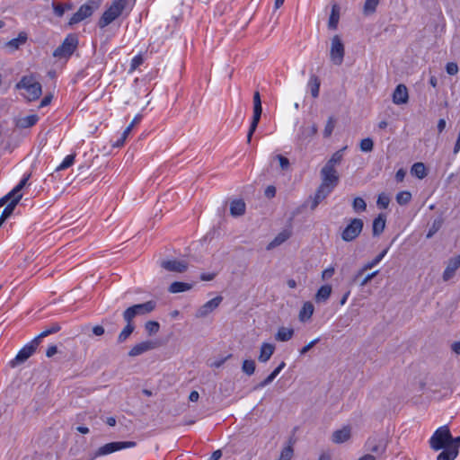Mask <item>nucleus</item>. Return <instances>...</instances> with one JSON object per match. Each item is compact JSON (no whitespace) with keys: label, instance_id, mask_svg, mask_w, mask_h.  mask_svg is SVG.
<instances>
[{"label":"nucleus","instance_id":"f257e3e1","mask_svg":"<svg viewBox=\"0 0 460 460\" xmlns=\"http://www.w3.org/2000/svg\"><path fill=\"white\" fill-rule=\"evenodd\" d=\"M343 147L332 154L331 158L326 162L323 167L321 169L320 176L321 182L326 183L336 187L340 181L339 173L336 170V166L340 165L344 156Z\"/></svg>","mask_w":460,"mask_h":460},{"label":"nucleus","instance_id":"f03ea898","mask_svg":"<svg viewBox=\"0 0 460 460\" xmlns=\"http://www.w3.org/2000/svg\"><path fill=\"white\" fill-rule=\"evenodd\" d=\"M128 0H112L98 21V26L103 29L123 14Z\"/></svg>","mask_w":460,"mask_h":460},{"label":"nucleus","instance_id":"7ed1b4c3","mask_svg":"<svg viewBox=\"0 0 460 460\" xmlns=\"http://www.w3.org/2000/svg\"><path fill=\"white\" fill-rule=\"evenodd\" d=\"M15 87L18 90H25L24 97L30 102L39 99L42 93L41 84L36 81L33 75L22 76Z\"/></svg>","mask_w":460,"mask_h":460},{"label":"nucleus","instance_id":"20e7f679","mask_svg":"<svg viewBox=\"0 0 460 460\" xmlns=\"http://www.w3.org/2000/svg\"><path fill=\"white\" fill-rule=\"evenodd\" d=\"M318 128L314 122H305L297 129L295 141L300 148L307 146L317 134Z\"/></svg>","mask_w":460,"mask_h":460},{"label":"nucleus","instance_id":"39448f33","mask_svg":"<svg viewBox=\"0 0 460 460\" xmlns=\"http://www.w3.org/2000/svg\"><path fill=\"white\" fill-rule=\"evenodd\" d=\"M451 439L452 435L449 429L447 426H442L433 433L429 438V445L433 450L438 451L450 447Z\"/></svg>","mask_w":460,"mask_h":460},{"label":"nucleus","instance_id":"423d86ee","mask_svg":"<svg viewBox=\"0 0 460 460\" xmlns=\"http://www.w3.org/2000/svg\"><path fill=\"white\" fill-rule=\"evenodd\" d=\"M77 35L73 33L68 34L63 40L62 44L54 50L53 56L59 59L69 58L77 49Z\"/></svg>","mask_w":460,"mask_h":460},{"label":"nucleus","instance_id":"0eeeda50","mask_svg":"<svg viewBox=\"0 0 460 460\" xmlns=\"http://www.w3.org/2000/svg\"><path fill=\"white\" fill-rule=\"evenodd\" d=\"M102 2V0H89L87 3L81 5L77 12L70 18L69 25L79 23L90 17L93 12L101 6Z\"/></svg>","mask_w":460,"mask_h":460},{"label":"nucleus","instance_id":"6e6552de","mask_svg":"<svg viewBox=\"0 0 460 460\" xmlns=\"http://www.w3.org/2000/svg\"><path fill=\"white\" fill-rule=\"evenodd\" d=\"M155 306L156 303L153 300L143 304L134 305L123 312V319L125 322H133V319L136 316L147 314L154 311Z\"/></svg>","mask_w":460,"mask_h":460},{"label":"nucleus","instance_id":"1a4fd4ad","mask_svg":"<svg viewBox=\"0 0 460 460\" xmlns=\"http://www.w3.org/2000/svg\"><path fill=\"white\" fill-rule=\"evenodd\" d=\"M364 222L360 218H352L341 234L344 242L349 243L356 240L361 234Z\"/></svg>","mask_w":460,"mask_h":460},{"label":"nucleus","instance_id":"9d476101","mask_svg":"<svg viewBox=\"0 0 460 460\" xmlns=\"http://www.w3.org/2000/svg\"><path fill=\"white\" fill-rule=\"evenodd\" d=\"M136 442L134 441H116L107 443L102 447H100L94 453L93 458L106 456L116 451H119L126 448H130L136 447Z\"/></svg>","mask_w":460,"mask_h":460},{"label":"nucleus","instance_id":"9b49d317","mask_svg":"<svg viewBox=\"0 0 460 460\" xmlns=\"http://www.w3.org/2000/svg\"><path fill=\"white\" fill-rule=\"evenodd\" d=\"M262 112V107H261V95L259 92H255L253 94V116L252 120L250 125V128L247 134V141L250 142L252 137V134L256 130L259 121L261 119Z\"/></svg>","mask_w":460,"mask_h":460},{"label":"nucleus","instance_id":"f8f14e48","mask_svg":"<svg viewBox=\"0 0 460 460\" xmlns=\"http://www.w3.org/2000/svg\"><path fill=\"white\" fill-rule=\"evenodd\" d=\"M38 346L39 343L37 342V340L33 339L31 342L26 344L22 349H20L16 357L9 362V365L12 367H15L22 364L35 352Z\"/></svg>","mask_w":460,"mask_h":460},{"label":"nucleus","instance_id":"ddd939ff","mask_svg":"<svg viewBox=\"0 0 460 460\" xmlns=\"http://www.w3.org/2000/svg\"><path fill=\"white\" fill-rule=\"evenodd\" d=\"M344 45L338 35L332 40L330 57L335 65H341L344 58Z\"/></svg>","mask_w":460,"mask_h":460},{"label":"nucleus","instance_id":"4468645a","mask_svg":"<svg viewBox=\"0 0 460 460\" xmlns=\"http://www.w3.org/2000/svg\"><path fill=\"white\" fill-rule=\"evenodd\" d=\"M30 177L31 174L23 175L19 183L11 191L0 199V208L10 202L13 199H15L17 195H22L21 191L27 185Z\"/></svg>","mask_w":460,"mask_h":460},{"label":"nucleus","instance_id":"2eb2a0df","mask_svg":"<svg viewBox=\"0 0 460 460\" xmlns=\"http://www.w3.org/2000/svg\"><path fill=\"white\" fill-rule=\"evenodd\" d=\"M223 300V297L221 296H217L214 297L213 299L208 301L203 305H201L196 312L195 316L197 318H204L207 315H208L210 313H212L216 308L219 306Z\"/></svg>","mask_w":460,"mask_h":460},{"label":"nucleus","instance_id":"dca6fc26","mask_svg":"<svg viewBox=\"0 0 460 460\" xmlns=\"http://www.w3.org/2000/svg\"><path fill=\"white\" fill-rule=\"evenodd\" d=\"M460 268V253L447 261V265L442 274L444 281H449L455 276L456 270Z\"/></svg>","mask_w":460,"mask_h":460},{"label":"nucleus","instance_id":"f3484780","mask_svg":"<svg viewBox=\"0 0 460 460\" xmlns=\"http://www.w3.org/2000/svg\"><path fill=\"white\" fill-rule=\"evenodd\" d=\"M408 89L404 84H398L393 93V102L394 104H405L408 102Z\"/></svg>","mask_w":460,"mask_h":460},{"label":"nucleus","instance_id":"a211bd4d","mask_svg":"<svg viewBox=\"0 0 460 460\" xmlns=\"http://www.w3.org/2000/svg\"><path fill=\"white\" fill-rule=\"evenodd\" d=\"M156 347V343L151 341H142L131 348L128 356L137 357Z\"/></svg>","mask_w":460,"mask_h":460},{"label":"nucleus","instance_id":"6ab92c4d","mask_svg":"<svg viewBox=\"0 0 460 460\" xmlns=\"http://www.w3.org/2000/svg\"><path fill=\"white\" fill-rule=\"evenodd\" d=\"M162 267L168 271H173V272H184L188 266L187 263L183 261H177V260H171V261H164L162 262Z\"/></svg>","mask_w":460,"mask_h":460},{"label":"nucleus","instance_id":"aec40b11","mask_svg":"<svg viewBox=\"0 0 460 460\" xmlns=\"http://www.w3.org/2000/svg\"><path fill=\"white\" fill-rule=\"evenodd\" d=\"M275 351V346L271 343L263 342L260 349L258 359L261 363H266L270 360Z\"/></svg>","mask_w":460,"mask_h":460},{"label":"nucleus","instance_id":"412c9836","mask_svg":"<svg viewBox=\"0 0 460 460\" xmlns=\"http://www.w3.org/2000/svg\"><path fill=\"white\" fill-rule=\"evenodd\" d=\"M351 435V429L349 426H345L341 429H338L332 434V442L336 444H341L348 441Z\"/></svg>","mask_w":460,"mask_h":460},{"label":"nucleus","instance_id":"4be33fe9","mask_svg":"<svg viewBox=\"0 0 460 460\" xmlns=\"http://www.w3.org/2000/svg\"><path fill=\"white\" fill-rule=\"evenodd\" d=\"M39 121L37 114L28 115L15 120V127L19 128H29L33 127Z\"/></svg>","mask_w":460,"mask_h":460},{"label":"nucleus","instance_id":"5701e85b","mask_svg":"<svg viewBox=\"0 0 460 460\" xmlns=\"http://www.w3.org/2000/svg\"><path fill=\"white\" fill-rule=\"evenodd\" d=\"M291 236V233L288 230H283L282 232L279 233L276 237L269 243L266 249L268 251H270L279 245H281L283 243H285L289 237Z\"/></svg>","mask_w":460,"mask_h":460},{"label":"nucleus","instance_id":"b1692460","mask_svg":"<svg viewBox=\"0 0 460 460\" xmlns=\"http://www.w3.org/2000/svg\"><path fill=\"white\" fill-rule=\"evenodd\" d=\"M386 218L384 214L378 215L373 221L372 232L374 236H379L385 230Z\"/></svg>","mask_w":460,"mask_h":460},{"label":"nucleus","instance_id":"393cba45","mask_svg":"<svg viewBox=\"0 0 460 460\" xmlns=\"http://www.w3.org/2000/svg\"><path fill=\"white\" fill-rule=\"evenodd\" d=\"M332 288L331 285L322 286L316 292L314 299L316 303H325L331 296Z\"/></svg>","mask_w":460,"mask_h":460},{"label":"nucleus","instance_id":"a878e982","mask_svg":"<svg viewBox=\"0 0 460 460\" xmlns=\"http://www.w3.org/2000/svg\"><path fill=\"white\" fill-rule=\"evenodd\" d=\"M367 450L381 455L385 451V446L382 440H377L376 438H370L367 442Z\"/></svg>","mask_w":460,"mask_h":460},{"label":"nucleus","instance_id":"bb28decb","mask_svg":"<svg viewBox=\"0 0 460 460\" xmlns=\"http://www.w3.org/2000/svg\"><path fill=\"white\" fill-rule=\"evenodd\" d=\"M314 305L309 301L305 302L300 312H299V315H298L299 320L301 322H306V321L310 320L314 314Z\"/></svg>","mask_w":460,"mask_h":460},{"label":"nucleus","instance_id":"cd10ccee","mask_svg":"<svg viewBox=\"0 0 460 460\" xmlns=\"http://www.w3.org/2000/svg\"><path fill=\"white\" fill-rule=\"evenodd\" d=\"M22 198V195H17L15 199H13L4 208L0 218L5 221L9 217H11V215L13 213L15 207L18 205Z\"/></svg>","mask_w":460,"mask_h":460},{"label":"nucleus","instance_id":"c85d7f7f","mask_svg":"<svg viewBox=\"0 0 460 460\" xmlns=\"http://www.w3.org/2000/svg\"><path fill=\"white\" fill-rule=\"evenodd\" d=\"M245 203L242 199L233 200L230 204V213L233 217H240L245 213Z\"/></svg>","mask_w":460,"mask_h":460},{"label":"nucleus","instance_id":"c756f323","mask_svg":"<svg viewBox=\"0 0 460 460\" xmlns=\"http://www.w3.org/2000/svg\"><path fill=\"white\" fill-rule=\"evenodd\" d=\"M286 363L282 361L272 372L263 381H261L256 388H263L270 385L280 373V371L285 367Z\"/></svg>","mask_w":460,"mask_h":460},{"label":"nucleus","instance_id":"7c9ffc66","mask_svg":"<svg viewBox=\"0 0 460 460\" xmlns=\"http://www.w3.org/2000/svg\"><path fill=\"white\" fill-rule=\"evenodd\" d=\"M458 456V451L456 447H448L442 448V452L437 456V460H455Z\"/></svg>","mask_w":460,"mask_h":460},{"label":"nucleus","instance_id":"2f4dec72","mask_svg":"<svg viewBox=\"0 0 460 460\" xmlns=\"http://www.w3.org/2000/svg\"><path fill=\"white\" fill-rule=\"evenodd\" d=\"M294 330L292 328L280 327L279 328L275 339L279 341H288L292 339Z\"/></svg>","mask_w":460,"mask_h":460},{"label":"nucleus","instance_id":"473e14b6","mask_svg":"<svg viewBox=\"0 0 460 460\" xmlns=\"http://www.w3.org/2000/svg\"><path fill=\"white\" fill-rule=\"evenodd\" d=\"M191 288H192L191 284H189L186 282L175 281L170 285L168 291L170 293L175 294V293L188 291V290L191 289Z\"/></svg>","mask_w":460,"mask_h":460},{"label":"nucleus","instance_id":"72a5a7b5","mask_svg":"<svg viewBox=\"0 0 460 460\" xmlns=\"http://www.w3.org/2000/svg\"><path fill=\"white\" fill-rule=\"evenodd\" d=\"M27 40V34L25 32H21L16 39H13L9 40L5 45L11 50H16L20 48L21 45L24 44Z\"/></svg>","mask_w":460,"mask_h":460},{"label":"nucleus","instance_id":"f704fd0d","mask_svg":"<svg viewBox=\"0 0 460 460\" xmlns=\"http://www.w3.org/2000/svg\"><path fill=\"white\" fill-rule=\"evenodd\" d=\"M411 174L416 176L418 179H424L427 176V169L423 163H415L411 169Z\"/></svg>","mask_w":460,"mask_h":460},{"label":"nucleus","instance_id":"c9c22d12","mask_svg":"<svg viewBox=\"0 0 460 460\" xmlns=\"http://www.w3.org/2000/svg\"><path fill=\"white\" fill-rule=\"evenodd\" d=\"M308 86L311 91V94L314 98H317L319 96L320 91V80L315 75H312L310 76Z\"/></svg>","mask_w":460,"mask_h":460},{"label":"nucleus","instance_id":"e433bc0d","mask_svg":"<svg viewBox=\"0 0 460 460\" xmlns=\"http://www.w3.org/2000/svg\"><path fill=\"white\" fill-rule=\"evenodd\" d=\"M60 330V325L57 323H52L49 327L46 328L43 332H41L34 340H37V342L40 344L41 340L50 334L56 333Z\"/></svg>","mask_w":460,"mask_h":460},{"label":"nucleus","instance_id":"4c0bfd02","mask_svg":"<svg viewBox=\"0 0 460 460\" xmlns=\"http://www.w3.org/2000/svg\"><path fill=\"white\" fill-rule=\"evenodd\" d=\"M127 325L124 327V329L120 332V333L118 336V342L122 343L124 342L134 332L135 325L132 322H126Z\"/></svg>","mask_w":460,"mask_h":460},{"label":"nucleus","instance_id":"58836bf2","mask_svg":"<svg viewBox=\"0 0 460 460\" xmlns=\"http://www.w3.org/2000/svg\"><path fill=\"white\" fill-rule=\"evenodd\" d=\"M389 248H385L383 250L376 258H374L372 261L365 263L363 265V270H368L376 267L377 264L380 263V261L384 259V257L386 255Z\"/></svg>","mask_w":460,"mask_h":460},{"label":"nucleus","instance_id":"ea45409f","mask_svg":"<svg viewBox=\"0 0 460 460\" xmlns=\"http://www.w3.org/2000/svg\"><path fill=\"white\" fill-rule=\"evenodd\" d=\"M340 19L339 9L336 5L332 6V13L329 19V28L334 30L337 28Z\"/></svg>","mask_w":460,"mask_h":460},{"label":"nucleus","instance_id":"a19ab883","mask_svg":"<svg viewBox=\"0 0 460 460\" xmlns=\"http://www.w3.org/2000/svg\"><path fill=\"white\" fill-rule=\"evenodd\" d=\"M75 158V154L66 155L64 158V160L62 161V163L56 168V171L59 172V171H63V170L69 168L70 166H72L74 164Z\"/></svg>","mask_w":460,"mask_h":460},{"label":"nucleus","instance_id":"79ce46f5","mask_svg":"<svg viewBox=\"0 0 460 460\" xmlns=\"http://www.w3.org/2000/svg\"><path fill=\"white\" fill-rule=\"evenodd\" d=\"M132 130V125H128L122 132L121 136L112 144L113 147H120L125 144L127 137Z\"/></svg>","mask_w":460,"mask_h":460},{"label":"nucleus","instance_id":"37998d69","mask_svg":"<svg viewBox=\"0 0 460 460\" xmlns=\"http://www.w3.org/2000/svg\"><path fill=\"white\" fill-rule=\"evenodd\" d=\"M380 0H366L364 4V13L366 15L371 14L376 12Z\"/></svg>","mask_w":460,"mask_h":460},{"label":"nucleus","instance_id":"c03bdc74","mask_svg":"<svg viewBox=\"0 0 460 460\" xmlns=\"http://www.w3.org/2000/svg\"><path fill=\"white\" fill-rule=\"evenodd\" d=\"M255 362L252 359H245L243 362L242 370L248 376H252L255 372Z\"/></svg>","mask_w":460,"mask_h":460},{"label":"nucleus","instance_id":"a18cd8bd","mask_svg":"<svg viewBox=\"0 0 460 460\" xmlns=\"http://www.w3.org/2000/svg\"><path fill=\"white\" fill-rule=\"evenodd\" d=\"M334 186L321 182L317 188L316 192L319 193L323 199L327 198L334 190Z\"/></svg>","mask_w":460,"mask_h":460},{"label":"nucleus","instance_id":"49530a36","mask_svg":"<svg viewBox=\"0 0 460 460\" xmlns=\"http://www.w3.org/2000/svg\"><path fill=\"white\" fill-rule=\"evenodd\" d=\"M442 223V219H435L428 231L426 237L428 239L431 238L441 228Z\"/></svg>","mask_w":460,"mask_h":460},{"label":"nucleus","instance_id":"de8ad7c7","mask_svg":"<svg viewBox=\"0 0 460 460\" xmlns=\"http://www.w3.org/2000/svg\"><path fill=\"white\" fill-rule=\"evenodd\" d=\"M411 194L410 191H406V190L400 191L396 195V201L400 205H406L407 203H409L411 201Z\"/></svg>","mask_w":460,"mask_h":460},{"label":"nucleus","instance_id":"09e8293b","mask_svg":"<svg viewBox=\"0 0 460 460\" xmlns=\"http://www.w3.org/2000/svg\"><path fill=\"white\" fill-rule=\"evenodd\" d=\"M352 207L356 212H363L367 208V203L362 198L358 197L354 199Z\"/></svg>","mask_w":460,"mask_h":460},{"label":"nucleus","instance_id":"8fccbe9b","mask_svg":"<svg viewBox=\"0 0 460 460\" xmlns=\"http://www.w3.org/2000/svg\"><path fill=\"white\" fill-rule=\"evenodd\" d=\"M335 128V119L333 117H330L327 120L325 128L323 129V137H329L332 136L333 129Z\"/></svg>","mask_w":460,"mask_h":460},{"label":"nucleus","instance_id":"3c124183","mask_svg":"<svg viewBox=\"0 0 460 460\" xmlns=\"http://www.w3.org/2000/svg\"><path fill=\"white\" fill-rule=\"evenodd\" d=\"M144 63V58L141 54L136 55L130 62L129 72L135 71L137 67H139Z\"/></svg>","mask_w":460,"mask_h":460},{"label":"nucleus","instance_id":"603ef678","mask_svg":"<svg viewBox=\"0 0 460 460\" xmlns=\"http://www.w3.org/2000/svg\"><path fill=\"white\" fill-rule=\"evenodd\" d=\"M145 328L149 334H154L159 331L160 324L158 322L155 321H148L146 323Z\"/></svg>","mask_w":460,"mask_h":460},{"label":"nucleus","instance_id":"864d4df0","mask_svg":"<svg viewBox=\"0 0 460 460\" xmlns=\"http://www.w3.org/2000/svg\"><path fill=\"white\" fill-rule=\"evenodd\" d=\"M374 142L370 137H367L360 142V150L363 152H370L373 150Z\"/></svg>","mask_w":460,"mask_h":460},{"label":"nucleus","instance_id":"5fc2aeb1","mask_svg":"<svg viewBox=\"0 0 460 460\" xmlns=\"http://www.w3.org/2000/svg\"><path fill=\"white\" fill-rule=\"evenodd\" d=\"M377 206L381 208H386L390 203V198L385 193H381L377 199Z\"/></svg>","mask_w":460,"mask_h":460},{"label":"nucleus","instance_id":"6e6d98bb","mask_svg":"<svg viewBox=\"0 0 460 460\" xmlns=\"http://www.w3.org/2000/svg\"><path fill=\"white\" fill-rule=\"evenodd\" d=\"M293 448L291 446L284 447L280 453L279 460H291L293 456Z\"/></svg>","mask_w":460,"mask_h":460},{"label":"nucleus","instance_id":"4d7b16f0","mask_svg":"<svg viewBox=\"0 0 460 460\" xmlns=\"http://www.w3.org/2000/svg\"><path fill=\"white\" fill-rule=\"evenodd\" d=\"M52 5H53V9H54V13L57 16L61 17L64 15L66 8V4H63L61 3H53Z\"/></svg>","mask_w":460,"mask_h":460},{"label":"nucleus","instance_id":"13d9d810","mask_svg":"<svg viewBox=\"0 0 460 460\" xmlns=\"http://www.w3.org/2000/svg\"><path fill=\"white\" fill-rule=\"evenodd\" d=\"M378 274V270H376L370 274H367L365 278H363L359 282V286L361 288L365 287L372 279H374Z\"/></svg>","mask_w":460,"mask_h":460},{"label":"nucleus","instance_id":"bf43d9fd","mask_svg":"<svg viewBox=\"0 0 460 460\" xmlns=\"http://www.w3.org/2000/svg\"><path fill=\"white\" fill-rule=\"evenodd\" d=\"M319 341H320V339L316 338V339L313 340L312 341H310L307 345L304 346L301 349L300 354L305 355V353H307L315 344H317L319 342Z\"/></svg>","mask_w":460,"mask_h":460},{"label":"nucleus","instance_id":"052dcab7","mask_svg":"<svg viewBox=\"0 0 460 460\" xmlns=\"http://www.w3.org/2000/svg\"><path fill=\"white\" fill-rule=\"evenodd\" d=\"M323 197L321 196L319 193L315 192L314 198H313V201H312V204H311V209L312 210H314L317 206L320 204V202H322L323 200Z\"/></svg>","mask_w":460,"mask_h":460},{"label":"nucleus","instance_id":"680f3d73","mask_svg":"<svg viewBox=\"0 0 460 460\" xmlns=\"http://www.w3.org/2000/svg\"><path fill=\"white\" fill-rule=\"evenodd\" d=\"M446 69H447V73L451 75H454L458 72V66L454 62L447 63Z\"/></svg>","mask_w":460,"mask_h":460},{"label":"nucleus","instance_id":"e2e57ef3","mask_svg":"<svg viewBox=\"0 0 460 460\" xmlns=\"http://www.w3.org/2000/svg\"><path fill=\"white\" fill-rule=\"evenodd\" d=\"M277 158L279 161V165L282 170H287L289 167V161L287 157L278 155Z\"/></svg>","mask_w":460,"mask_h":460},{"label":"nucleus","instance_id":"0e129e2a","mask_svg":"<svg viewBox=\"0 0 460 460\" xmlns=\"http://www.w3.org/2000/svg\"><path fill=\"white\" fill-rule=\"evenodd\" d=\"M334 271L335 270L333 267H329L325 269L322 273V279L323 280L331 279L333 276Z\"/></svg>","mask_w":460,"mask_h":460},{"label":"nucleus","instance_id":"69168bd1","mask_svg":"<svg viewBox=\"0 0 460 460\" xmlns=\"http://www.w3.org/2000/svg\"><path fill=\"white\" fill-rule=\"evenodd\" d=\"M366 270H363V266L354 274L351 279V284L358 282L359 278L364 274Z\"/></svg>","mask_w":460,"mask_h":460},{"label":"nucleus","instance_id":"338daca9","mask_svg":"<svg viewBox=\"0 0 460 460\" xmlns=\"http://www.w3.org/2000/svg\"><path fill=\"white\" fill-rule=\"evenodd\" d=\"M406 172L403 169H399L395 173V180L399 182L404 180Z\"/></svg>","mask_w":460,"mask_h":460},{"label":"nucleus","instance_id":"774afa93","mask_svg":"<svg viewBox=\"0 0 460 460\" xmlns=\"http://www.w3.org/2000/svg\"><path fill=\"white\" fill-rule=\"evenodd\" d=\"M58 352V348L57 346L55 345H51L48 348L47 351H46V356L48 358H51L53 357L56 353Z\"/></svg>","mask_w":460,"mask_h":460}]
</instances>
